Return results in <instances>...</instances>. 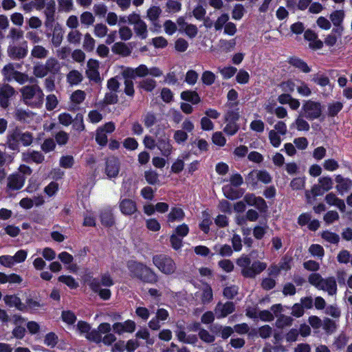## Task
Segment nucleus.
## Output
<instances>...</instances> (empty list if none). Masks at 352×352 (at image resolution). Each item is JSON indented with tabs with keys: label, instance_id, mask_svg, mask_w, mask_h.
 <instances>
[{
	"label": "nucleus",
	"instance_id": "1",
	"mask_svg": "<svg viewBox=\"0 0 352 352\" xmlns=\"http://www.w3.org/2000/svg\"><path fill=\"white\" fill-rule=\"evenodd\" d=\"M236 265L241 268V274L245 278H253L267 267V264L259 261L251 263L250 258L243 254L236 260Z\"/></svg>",
	"mask_w": 352,
	"mask_h": 352
},
{
	"label": "nucleus",
	"instance_id": "2",
	"mask_svg": "<svg viewBox=\"0 0 352 352\" xmlns=\"http://www.w3.org/2000/svg\"><path fill=\"white\" fill-rule=\"evenodd\" d=\"M33 139V135L30 132H23L19 129L15 128L8 131L6 144L10 150L19 151L21 144L28 146L32 143Z\"/></svg>",
	"mask_w": 352,
	"mask_h": 352
},
{
	"label": "nucleus",
	"instance_id": "3",
	"mask_svg": "<svg viewBox=\"0 0 352 352\" xmlns=\"http://www.w3.org/2000/svg\"><path fill=\"white\" fill-rule=\"evenodd\" d=\"M23 102L31 107H41L44 94L37 85H25L20 89Z\"/></svg>",
	"mask_w": 352,
	"mask_h": 352
},
{
	"label": "nucleus",
	"instance_id": "4",
	"mask_svg": "<svg viewBox=\"0 0 352 352\" xmlns=\"http://www.w3.org/2000/svg\"><path fill=\"white\" fill-rule=\"evenodd\" d=\"M308 281L316 289L327 292L330 296L337 293V283L334 277L324 278L320 274L313 273L309 276Z\"/></svg>",
	"mask_w": 352,
	"mask_h": 352
},
{
	"label": "nucleus",
	"instance_id": "5",
	"mask_svg": "<svg viewBox=\"0 0 352 352\" xmlns=\"http://www.w3.org/2000/svg\"><path fill=\"white\" fill-rule=\"evenodd\" d=\"M21 67V64L16 63H10L6 65L1 74L7 81L15 80L20 85H23L27 82H32L34 78L29 77L28 74L18 71Z\"/></svg>",
	"mask_w": 352,
	"mask_h": 352
},
{
	"label": "nucleus",
	"instance_id": "6",
	"mask_svg": "<svg viewBox=\"0 0 352 352\" xmlns=\"http://www.w3.org/2000/svg\"><path fill=\"white\" fill-rule=\"evenodd\" d=\"M154 265L166 275H171L176 272L177 265L174 260L164 254H158L153 257Z\"/></svg>",
	"mask_w": 352,
	"mask_h": 352
},
{
	"label": "nucleus",
	"instance_id": "7",
	"mask_svg": "<svg viewBox=\"0 0 352 352\" xmlns=\"http://www.w3.org/2000/svg\"><path fill=\"white\" fill-rule=\"evenodd\" d=\"M300 112L309 120L320 119L322 116V105L320 102L311 100H305Z\"/></svg>",
	"mask_w": 352,
	"mask_h": 352
},
{
	"label": "nucleus",
	"instance_id": "8",
	"mask_svg": "<svg viewBox=\"0 0 352 352\" xmlns=\"http://www.w3.org/2000/svg\"><path fill=\"white\" fill-rule=\"evenodd\" d=\"M155 135L157 138V148L162 155L164 157L170 156L174 151L170 136L166 134L164 131H161L160 129L157 130Z\"/></svg>",
	"mask_w": 352,
	"mask_h": 352
},
{
	"label": "nucleus",
	"instance_id": "9",
	"mask_svg": "<svg viewBox=\"0 0 352 352\" xmlns=\"http://www.w3.org/2000/svg\"><path fill=\"white\" fill-rule=\"evenodd\" d=\"M85 283L89 286L92 291L98 293L102 299L108 300L110 298L111 291L106 288L101 289L100 283L98 278L89 277L85 280Z\"/></svg>",
	"mask_w": 352,
	"mask_h": 352
},
{
	"label": "nucleus",
	"instance_id": "10",
	"mask_svg": "<svg viewBox=\"0 0 352 352\" xmlns=\"http://www.w3.org/2000/svg\"><path fill=\"white\" fill-rule=\"evenodd\" d=\"M87 67L86 75L87 78L95 82H99L100 81V76L98 72L99 62L94 59H89Z\"/></svg>",
	"mask_w": 352,
	"mask_h": 352
},
{
	"label": "nucleus",
	"instance_id": "11",
	"mask_svg": "<svg viewBox=\"0 0 352 352\" xmlns=\"http://www.w3.org/2000/svg\"><path fill=\"white\" fill-rule=\"evenodd\" d=\"M135 322L131 320H127L123 322H116L112 329L116 333L119 335L124 333H133L135 330Z\"/></svg>",
	"mask_w": 352,
	"mask_h": 352
},
{
	"label": "nucleus",
	"instance_id": "12",
	"mask_svg": "<svg viewBox=\"0 0 352 352\" xmlns=\"http://www.w3.org/2000/svg\"><path fill=\"white\" fill-rule=\"evenodd\" d=\"M344 32V28H333L331 32L326 36L324 43L327 46L331 47L338 42L342 43L341 37Z\"/></svg>",
	"mask_w": 352,
	"mask_h": 352
},
{
	"label": "nucleus",
	"instance_id": "13",
	"mask_svg": "<svg viewBox=\"0 0 352 352\" xmlns=\"http://www.w3.org/2000/svg\"><path fill=\"white\" fill-rule=\"evenodd\" d=\"M234 309L235 307L232 302H226V303L219 302L214 308V314L217 318H222L232 314Z\"/></svg>",
	"mask_w": 352,
	"mask_h": 352
},
{
	"label": "nucleus",
	"instance_id": "14",
	"mask_svg": "<svg viewBox=\"0 0 352 352\" xmlns=\"http://www.w3.org/2000/svg\"><path fill=\"white\" fill-rule=\"evenodd\" d=\"M14 93V88L8 84L0 87V105L2 108L8 107L10 104L9 100Z\"/></svg>",
	"mask_w": 352,
	"mask_h": 352
},
{
	"label": "nucleus",
	"instance_id": "15",
	"mask_svg": "<svg viewBox=\"0 0 352 352\" xmlns=\"http://www.w3.org/2000/svg\"><path fill=\"white\" fill-rule=\"evenodd\" d=\"M119 208L122 214L126 216L132 215L138 210L135 201L126 198L120 199Z\"/></svg>",
	"mask_w": 352,
	"mask_h": 352
},
{
	"label": "nucleus",
	"instance_id": "16",
	"mask_svg": "<svg viewBox=\"0 0 352 352\" xmlns=\"http://www.w3.org/2000/svg\"><path fill=\"white\" fill-rule=\"evenodd\" d=\"M304 38L309 42V47L314 50H320L323 47V42L318 38V34L311 30H307L304 33Z\"/></svg>",
	"mask_w": 352,
	"mask_h": 352
},
{
	"label": "nucleus",
	"instance_id": "17",
	"mask_svg": "<svg viewBox=\"0 0 352 352\" xmlns=\"http://www.w3.org/2000/svg\"><path fill=\"white\" fill-rule=\"evenodd\" d=\"M3 301L6 306L11 308L14 307L20 311L25 312L26 307L18 296L15 294L6 295L3 297Z\"/></svg>",
	"mask_w": 352,
	"mask_h": 352
},
{
	"label": "nucleus",
	"instance_id": "18",
	"mask_svg": "<svg viewBox=\"0 0 352 352\" xmlns=\"http://www.w3.org/2000/svg\"><path fill=\"white\" fill-rule=\"evenodd\" d=\"M25 177L19 173L12 174L8 178V188L12 190L21 189L25 184Z\"/></svg>",
	"mask_w": 352,
	"mask_h": 352
},
{
	"label": "nucleus",
	"instance_id": "19",
	"mask_svg": "<svg viewBox=\"0 0 352 352\" xmlns=\"http://www.w3.org/2000/svg\"><path fill=\"white\" fill-rule=\"evenodd\" d=\"M255 179L264 184H269L272 181V177L266 170H253L249 173L248 180L254 182Z\"/></svg>",
	"mask_w": 352,
	"mask_h": 352
},
{
	"label": "nucleus",
	"instance_id": "20",
	"mask_svg": "<svg viewBox=\"0 0 352 352\" xmlns=\"http://www.w3.org/2000/svg\"><path fill=\"white\" fill-rule=\"evenodd\" d=\"M8 54L14 59L23 58L28 54L27 45L23 46L10 45L8 49Z\"/></svg>",
	"mask_w": 352,
	"mask_h": 352
},
{
	"label": "nucleus",
	"instance_id": "21",
	"mask_svg": "<svg viewBox=\"0 0 352 352\" xmlns=\"http://www.w3.org/2000/svg\"><path fill=\"white\" fill-rule=\"evenodd\" d=\"M105 172L108 177H116L119 173V162L116 158L111 157L107 160Z\"/></svg>",
	"mask_w": 352,
	"mask_h": 352
},
{
	"label": "nucleus",
	"instance_id": "22",
	"mask_svg": "<svg viewBox=\"0 0 352 352\" xmlns=\"http://www.w3.org/2000/svg\"><path fill=\"white\" fill-rule=\"evenodd\" d=\"M336 190L340 195H343L344 192L348 191L352 186V181L348 178H344L340 175H338L335 178Z\"/></svg>",
	"mask_w": 352,
	"mask_h": 352
},
{
	"label": "nucleus",
	"instance_id": "23",
	"mask_svg": "<svg viewBox=\"0 0 352 352\" xmlns=\"http://www.w3.org/2000/svg\"><path fill=\"white\" fill-rule=\"evenodd\" d=\"M141 270L142 272L139 275V279L148 283H155L157 281V274L151 268L145 265Z\"/></svg>",
	"mask_w": 352,
	"mask_h": 352
},
{
	"label": "nucleus",
	"instance_id": "24",
	"mask_svg": "<svg viewBox=\"0 0 352 352\" xmlns=\"http://www.w3.org/2000/svg\"><path fill=\"white\" fill-rule=\"evenodd\" d=\"M325 201L329 205L336 206L342 212H344L346 208L344 201L339 199L333 192H330L325 196Z\"/></svg>",
	"mask_w": 352,
	"mask_h": 352
},
{
	"label": "nucleus",
	"instance_id": "25",
	"mask_svg": "<svg viewBox=\"0 0 352 352\" xmlns=\"http://www.w3.org/2000/svg\"><path fill=\"white\" fill-rule=\"evenodd\" d=\"M344 17L345 13L343 10H335L331 12L329 18L334 26L333 28H344L342 23Z\"/></svg>",
	"mask_w": 352,
	"mask_h": 352
},
{
	"label": "nucleus",
	"instance_id": "26",
	"mask_svg": "<svg viewBox=\"0 0 352 352\" xmlns=\"http://www.w3.org/2000/svg\"><path fill=\"white\" fill-rule=\"evenodd\" d=\"M311 81L321 87H329L331 89V85L329 77L324 73L318 72L311 76Z\"/></svg>",
	"mask_w": 352,
	"mask_h": 352
},
{
	"label": "nucleus",
	"instance_id": "27",
	"mask_svg": "<svg viewBox=\"0 0 352 352\" xmlns=\"http://www.w3.org/2000/svg\"><path fill=\"white\" fill-rule=\"evenodd\" d=\"M111 50L114 54H120L122 56H128L131 51L129 47L122 42H117L113 44Z\"/></svg>",
	"mask_w": 352,
	"mask_h": 352
},
{
	"label": "nucleus",
	"instance_id": "28",
	"mask_svg": "<svg viewBox=\"0 0 352 352\" xmlns=\"http://www.w3.org/2000/svg\"><path fill=\"white\" fill-rule=\"evenodd\" d=\"M184 217L185 214L182 208L174 207L171 208V210L168 215V221H181L184 219Z\"/></svg>",
	"mask_w": 352,
	"mask_h": 352
},
{
	"label": "nucleus",
	"instance_id": "29",
	"mask_svg": "<svg viewBox=\"0 0 352 352\" xmlns=\"http://www.w3.org/2000/svg\"><path fill=\"white\" fill-rule=\"evenodd\" d=\"M100 220L102 225L110 227L114 224V219L111 209L107 208L101 212Z\"/></svg>",
	"mask_w": 352,
	"mask_h": 352
},
{
	"label": "nucleus",
	"instance_id": "30",
	"mask_svg": "<svg viewBox=\"0 0 352 352\" xmlns=\"http://www.w3.org/2000/svg\"><path fill=\"white\" fill-rule=\"evenodd\" d=\"M49 51L42 45H34L31 50V56L37 59H43L47 57Z\"/></svg>",
	"mask_w": 352,
	"mask_h": 352
},
{
	"label": "nucleus",
	"instance_id": "31",
	"mask_svg": "<svg viewBox=\"0 0 352 352\" xmlns=\"http://www.w3.org/2000/svg\"><path fill=\"white\" fill-rule=\"evenodd\" d=\"M181 98L193 104H198L201 100L199 96L195 91H184L182 92Z\"/></svg>",
	"mask_w": 352,
	"mask_h": 352
},
{
	"label": "nucleus",
	"instance_id": "32",
	"mask_svg": "<svg viewBox=\"0 0 352 352\" xmlns=\"http://www.w3.org/2000/svg\"><path fill=\"white\" fill-rule=\"evenodd\" d=\"M23 159L27 162L32 161L39 164L44 160L43 155L38 151H30L23 154Z\"/></svg>",
	"mask_w": 352,
	"mask_h": 352
},
{
	"label": "nucleus",
	"instance_id": "33",
	"mask_svg": "<svg viewBox=\"0 0 352 352\" xmlns=\"http://www.w3.org/2000/svg\"><path fill=\"white\" fill-rule=\"evenodd\" d=\"M161 14V8L159 6H154L148 9L146 17L153 24H155L158 21Z\"/></svg>",
	"mask_w": 352,
	"mask_h": 352
},
{
	"label": "nucleus",
	"instance_id": "34",
	"mask_svg": "<svg viewBox=\"0 0 352 352\" xmlns=\"http://www.w3.org/2000/svg\"><path fill=\"white\" fill-rule=\"evenodd\" d=\"M82 74L78 70H72L67 75V81L71 85H76L82 82Z\"/></svg>",
	"mask_w": 352,
	"mask_h": 352
},
{
	"label": "nucleus",
	"instance_id": "35",
	"mask_svg": "<svg viewBox=\"0 0 352 352\" xmlns=\"http://www.w3.org/2000/svg\"><path fill=\"white\" fill-rule=\"evenodd\" d=\"M134 32L138 37L141 39H145L148 36L147 25L144 21H142L133 26Z\"/></svg>",
	"mask_w": 352,
	"mask_h": 352
},
{
	"label": "nucleus",
	"instance_id": "36",
	"mask_svg": "<svg viewBox=\"0 0 352 352\" xmlns=\"http://www.w3.org/2000/svg\"><path fill=\"white\" fill-rule=\"evenodd\" d=\"M34 116L30 111H25L22 109H17L14 111V118L21 122H29Z\"/></svg>",
	"mask_w": 352,
	"mask_h": 352
},
{
	"label": "nucleus",
	"instance_id": "37",
	"mask_svg": "<svg viewBox=\"0 0 352 352\" xmlns=\"http://www.w3.org/2000/svg\"><path fill=\"white\" fill-rule=\"evenodd\" d=\"M213 249L217 254L223 257L230 256L233 253L231 246L227 244L216 245Z\"/></svg>",
	"mask_w": 352,
	"mask_h": 352
},
{
	"label": "nucleus",
	"instance_id": "38",
	"mask_svg": "<svg viewBox=\"0 0 352 352\" xmlns=\"http://www.w3.org/2000/svg\"><path fill=\"white\" fill-rule=\"evenodd\" d=\"M44 64L45 65L48 74H55L58 72L60 69L59 62L56 58L54 57H50L47 58Z\"/></svg>",
	"mask_w": 352,
	"mask_h": 352
},
{
	"label": "nucleus",
	"instance_id": "39",
	"mask_svg": "<svg viewBox=\"0 0 352 352\" xmlns=\"http://www.w3.org/2000/svg\"><path fill=\"white\" fill-rule=\"evenodd\" d=\"M33 74L35 77L42 78L45 77L48 72L44 63L41 62L36 63L33 66Z\"/></svg>",
	"mask_w": 352,
	"mask_h": 352
},
{
	"label": "nucleus",
	"instance_id": "40",
	"mask_svg": "<svg viewBox=\"0 0 352 352\" xmlns=\"http://www.w3.org/2000/svg\"><path fill=\"white\" fill-rule=\"evenodd\" d=\"M223 192L227 198L232 200L238 199L242 195V192L236 189H234L230 185L223 186Z\"/></svg>",
	"mask_w": 352,
	"mask_h": 352
},
{
	"label": "nucleus",
	"instance_id": "41",
	"mask_svg": "<svg viewBox=\"0 0 352 352\" xmlns=\"http://www.w3.org/2000/svg\"><path fill=\"white\" fill-rule=\"evenodd\" d=\"M305 116L300 112L298 118L296 119L295 122L292 125H295L298 131H308L310 129L309 124L304 119Z\"/></svg>",
	"mask_w": 352,
	"mask_h": 352
},
{
	"label": "nucleus",
	"instance_id": "42",
	"mask_svg": "<svg viewBox=\"0 0 352 352\" xmlns=\"http://www.w3.org/2000/svg\"><path fill=\"white\" fill-rule=\"evenodd\" d=\"M343 108V104L340 102L336 101L329 103L327 107V115L329 117L336 116Z\"/></svg>",
	"mask_w": 352,
	"mask_h": 352
},
{
	"label": "nucleus",
	"instance_id": "43",
	"mask_svg": "<svg viewBox=\"0 0 352 352\" xmlns=\"http://www.w3.org/2000/svg\"><path fill=\"white\" fill-rule=\"evenodd\" d=\"M289 63L294 67L301 70L302 72L309 73L311 71L307 64L305 61L298 58L294 57L290 58Z\"/></svg>",
	"mask_w": 352,
	"mask_h": 352
},
{
	"label": "nucleus",
	"instance_id": "44",
	"mask_svg": "<svg viewBox=\"0 0 352 352\" xmlns=\"http://www.w3.org/2000/svg\"><path fill=\"white\" fill-rule=\"evenodd\" d=\"M144 267L145 265L142 263H137L135 261H130L128 263V267L131 275L138 278H139V275L142 272L141 269Z\"/></svg>",
	"mask_w": 352,
	"mask_h": 352
},
{
	"label": "nucleus",
	"instance_id": "45",
	"mask_svg": "<svg viewBox=\"0 0 352 352\" xmlns=\"http://www.w3.org/2000/svg\"><path fill=\"white\" fill-rule=\"evenodd\" d=\"M96 41L90 34L87 33L84 36L82 47L86 52H92L95 48Z\"/></svg>",
	"mask_w": 352,
	"mask_h": 352
},
{
	"label": "nucleus",
	"instance_id": "46",
	"mask_svg": "<svg viewBox=\"0 0 352 352\" xmlns=\"http://www.w3.org/2000/svg\"><path fill=\"white\" fill-rule=\"evenodd\" d=\"M86 94L84 91L76 90L70 96V100L75 106L81 104L85 99Z\"/></svg>",
	"mask_w": 352,
	"mask_h": 352
},
{
	"label": "nucleus",
	"instance_id": "47",
	"mask_svg": "<svg viewBox=\"0 0 352 352\" xmlns=\"http://www.w3.org/2000/svg\"><path fill=\"white\" fill-rule=\"evenodd\" d=\"M25 307H26L25 312L29 311H36L42 307L40 301L31 297H28L25 300Z\"/></svg>",
	"mask_w": 352,
	"mask_h": 352
},
{
	"label": "nucleus",
	"instance_id": "48",
	"mask_svg": "<svg viewBox=\"0 0 352 352\" xmlns=\"http://www.w3.org/2000/svg\"><path fill=\"white\" fill-rule=\"evenodd\" d=\"M216 78V75L210 71H204L201 77V82L206 86L212 85Z\"/></svg>",
	"mask_w": 352,
	"mask_h": 352
},
{
	"label": "nucleus",
	"instance_id": "49",
	"mask_svg": "<svg viewBox=\"0 0 352 352\" xmlns=\"http://www.w3.org/2000/svg\"><path fill=\"white\" fill-rule=\"evenodd\" d=\"M293 320V318L290 316L280 315L276 321V326L279 329H283L291 326Z\"/></svg>",
	"mask_w": 352,
	"mask_h": 352
},
{
	"label": "nucleus",
	"instance_id": "50",
	"mask_svg": "<svg viewBox=\"0 0 352 352\" xmlns=\"http://www.w3.org/2000/svg\"><path fill=\"white\" fill-rule=\"evenodd\" d=\"M188 133L182 129H178L174 131L173 139L177 144H183L188 140Z\"/></svg>",
	"mask_w": 352,
	"mask_h": 352
},
{
	"label": "nucleus",
	"instance_id": "51",
	"mask_svg": "<svg viewBox=\"0 0 352 352\" xmlns=\"http://www.w3.org/2000/svg\"><path fill=\"white\" fill-rule=\"evenodd\" d=\"M108 28L103 23H97L94 25V34L98 38H104L108 33Z\"/></svg>",
	"mask_w": 352,
	"mask_h": 352
},
{
	"label": "nucleus",
	"instance_id": "52",
	"mask_svg": "<svg viewBox=\"0 0 352 352\" xmlns=\"http://www.w3.org/2000/svg\"><path fill=\"white\" fill-rule=\"evenodd\" d=\"M229 15L227 13H223L221 14L214 21V29L218 31L221 30L226 23H228L229 20Z\"/></svg>",
	"mask_w": 352,
	"mask_h": 352
},
{
	"label": "nucleus",
	"instance_id": "53",
	"mask_svg": "<svg viewBox=\"0 0 352 352\" xmlns=\"http://www.w3.org/2000/svg\"><path fill=\"white\" fill-rule=\"evenodd\" d=\"M58 280L70 289H76L78 287V283L76 280L71 276L62 275L58 277Z\"/></svg>",
	"mask_w": 352,
	"mask_h": 352
},
{
	"label": "nucleus",
	"instance_id": "54",
	"mask_svg": "<svg viewBox=\"0 0 352 352\" xmlns=\"http://www.w3.org/2000/svg\"><path fill=\"white\" fill-rule=\"evenodd\" d=\"M218 71L221 74L224 79H229L232 77L236 72L237 69L232 66L219 67Z\"/></svg>",
	"mask_w": 352,
	"mask_h": 352
},
{
	"label": "nucleus",
	"instance_id": "55",
	"mask_svg": "<svg viewBox=\"0 0 352 352\" xmlns=\"http://www.w3.org/2000/svg\"><path fill=\"white\" fill-rule=\"evenodd\" d=\"M143 123L146 128H151L157 122V118L155 113L147 112L143 116Z\"/></svg>",
	"mask_w": 352,
	"mask_h": 352
},
{
	"label": "nucleus",
	"instance_id": "56",
	"mask_svg": "<svg viewBox=\"0 0 352 352\" xmlns=\"http://www.w3.org/2000/svg\"><path fill=\"white\" fill-rule=\"evenodd\" d=\"M309 252L314 257L322 259L324 256V251L323 248L318 244H313L309 248Z\"/></svg>",
	"mask_w": 352,
	"mask_h": 352
},
{
	"label": "nucleus",
	"instance_id": "57",
	"mask_svg": "<svg viewBox=\"0 0 352 352\" xmlns=\"http://www.w3.org/2000/svg\"><path fill=\"white\" fill-rule=\"evenodd\" d=\"M156 85V81L152 78L144 79L140 83V87L146 91H152Z\"/></svg>",
	"mask_w": 352,
	"mask_h": 352
},
{
	"label": "nucleus",
	"instance_id": "58",
	"mask_svg": "<svg viewBox=\"0 0 352 352\" xmlns=\"http://www.w3.org/2000/svg\"><path fill=\"white\" fill-rule=\"evenodd\" d=\"M37 253L41 254L47 261H52L56 258V252L51 248H45L43 250H37Z\"/></svg>",
	"mask_w": 352,
	"mask_h": 352
},
{
	"label": "nucleus",
	"instance_id": "59",
	"mask_svg": "<svg viewBox=\"0 0 352 352\" xmlns=\"http://www.w3.org/2000/svg\"><path fill=\"white\" fill-rule=\"evenodd\" d=\"M245 13V8L241 4H236L232 12V17L234 20L242 19Z\"/></svg>",
	"mask_w": 352,
	"mask_h": 352
},
{
	"label": "nucleus",
	"instance_id": "60",
	"mask_svg": "<svg viewBox=\"0 0 352 352\" xmlns=\"http://www.w3.org/2000/svg\"><path fill=\"white\" fill-rule=\"evenodd\" d=\"M269 140L271 144L274 147H278L281 143L280 134L275 130H271L269 132Z\"/></svg>",
	"mask_w": 352,
	"mask_h": 352
},
{
	"label": "nucleus",
	"instance_id": "61",
	"mask_svg": "<svg viewBox=\"0 0 352 352\" xmlns=\"http://www.w3.org/2000/svg\"><path fill=\"white\" fill-rule=\"evenodd\" d=\"M206 10L201 4L197 5L192 10L193 16L198 21H201L206 16Z\"/></svg>",
	"mask_w": 352,
	"mask_h": 352
},
{
	"label": "nucleus",
	"instance_id": "62",
	"mask_svg": "<svg viewBox=\"0 0 352 352\" xmlns=\"http://www.w3.org/2000/svg\"><path fill=\"white\" fill-rule=\"evenodd\" d=\"M240 117V112L239 109L228 110L225 114L226 122H236Z\"/></svg>",
	"mask_w": 352,
	"mask_h": 352
},
{
	"label": "nucleus",
	"instance_id": "63",
	"mask_svg": "<svg viewBox=\"0 0 352 352\" xmlns=\"http://www.w3.org/2000/svg\"><path fill=\"white\" fill-rule=\"evenodd\" d=\"M323 168L327 171H335L339 168L338 162L334 159L325 160L322 164Z\"/></svg>",
	"mask_w": 352,
	"mask_h": 352
},
{
	"label": "nucleus",
	"instance_id": "64",
	"mask_svg": "<svg viewBox=\"0 0 352 352\" xmlns=\"http://www.w3.org/2000/svg\"><path fill=\"white\" fill-rule=\"evenodd\" d=\"M63 33L60 30H54L52 37V43L55 47H59L63 41Z\"/></svg>",
	"mask_w": 352,
	"mask_h": 352
}]
</instances>
